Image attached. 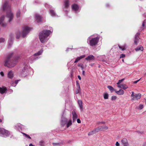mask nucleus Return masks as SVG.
<instances>
[{"label": "nucleus", "instance_id": "58836bf2", "mask_svg": "<svg viewBox=\"0 0 146 146\" xmlns=\"http://www.w3.org/2000/svg\"><path fill=\"white\" fill-rule=\"evenodd\" d=\"M78 66L81 67L82 70H83L84 69V66L83 64H79Z\"/></svg>", "mask_w": 146, "mask_h": 146}, {"label": "nucleus", "instance_id": "f257e3e1", "mask_svg": "<svg viewBox=\"0 0 146 146\" xmlns=\"http://www.w3.org/2000/svg\"><path fill=\"white\" fill-rule=\"evenodd\" d=\"M13 54V53L11 52L9 54L7 57L4 59V65L5 66L11 68L14 67L17 64L20 58V56H18L15 57L13 60L11 59Z\"/></svg>", "mask_w": 146, "mask_h": 146}, {"label": "nucleus", "instance_id": "680f3d73", "mask_svg": "<svg viewBox=\"0 0 146 146\" xmlns=\"http://www.w3.org/2000/svg\"><path fill=\"white\" fill-rule=\"evenodd\" d=\"M85 71L84 70H83L82 71V74L84 75H85Z\"/></svg>", "mask_w": 146, "mask_h": 146}, {"label": "nucleus", "instance_id": "13d9d810", "mask_svg": "<svg viewBox=\"0 0 146 146\" xmlns=\"http://www.w3.org/2000/svg\"><path fill=\"white\" fill-rule=\"evenodd\" d=\"M35 3H39V1L38 0H36L35 1Z\"/></svg>", "mask_w": 146, "mask_h": 146}, {"label": "nucleus", "instance_id": "864d4df0", "mask_svg": "<svg viewBox=\"0 0 146 146\" xmlns=\"http://www.w3.org/2000/svg\"><path fill=\"white\" fill-rule=\"evenodd\" d=\"M0 74L2 76H4V73L3 72H1L0 73Z\"/></svg>", "mask_w": 146, "mask_h": 146}, {"label": "nucleus", "instance_id": "f704fd0d", "mask_svg": "<svg viewBox=\"0 0 146 146\" xmlns=\"http://www.w3.org/2000/svg\"><path fill=\"white\" fill-rule=\"evenodd\" d=\"M25 136V137L27 139H31V137L28 135L26 134V133H22Z\"/></svg>", "mask_w": 146, "mask_h": 146}, {"label": "nucleus", "instance_id": "a878e982", "mask_svg": "<svg viewBox=\"0 0 146 146\" xmlns=\"http://www.w3.org/2000/svg\"><path fill=\"white\" fill-rule=\"evenodd\" d=\"M143 47L142 46H139L135 49L136 51H138L139 50L143 51Z\"/></svg>", "mask_w": 146, "mask_h": 146}, {"label": "nucleus", "instance_id": "a19ab883", "mask_svg": "<svg viewBox=\"0 0 146 146\" xmlns=\"http://www.w3.org/2000/svg\"><path fill=\"white\" fill-rule=\"evenodd\" d=\"M45 6L46 8H49L52 7V6L49 5L47 3H46L45 4Z\"/></svg>", "mask_w": 146, "mask_h": 146}, {"label": "nucleus", "instance_id": "f03ea898", "mask_svg": "<svg viewBox=\"0 0 146 146\" xmlns=\"http://www.w3.org/2000/svg\"><path fill=\"white\" fill-rule=\"evenodd\" d=\"M1 8L3 11H6V17L9 19L8 21L10 22L13 17V14L11 10L10 5L9 4V1L6 0L3 3Z\"/></svg>", "mask_w": 146, "mask_h": 146}, {"label": "nucleus", "instance_id": "6e6552de", "mask_svg": "<svg viewBox=\"0 0 146 146\" xmlns=\"http://www.w3.org/2000/svg\"><path fill=\"white\" fill-rule=\"evenodd\" d=\"M132 94L131 96L132 98L131 100H138L140 99L141 97V95L140 94H134L133 92H131Z\"/></svg>", "mask_w": 146, "mask_h": 146}, {"label": "nucleus", "instance_id": "f8f14e48", "mask_svg": "<svg viewBox=\"0 0 146 146\" xmlns=\"http://www.w3.org/2000/svg\"><path fill=\"white\" fill-rule=\"evenodd\" d=\"M14 37V35L13 34H11L9 35V43H8V47L9 48L12 45L13 42V39Z\"/></svg>", "mask_w": 146, "mask_h": 146}, {"label": "nucleus", "instance_id": "c03bdc74", "mask_svg": "<svg viewBox=\"0 0 146 146\" xmlns=\"http://www.w3.org/2000/svg\"><path fill=\"white\" fill-rule=\"evenodd\" d=\"M5 38H0V43L3 42L5 41Z\"/></svg>", "mask_w": 146, "mask_h": 146}, {"label": "nucleus", "instance_id": "69168bd1", "mask_svg": "<svg viewBox=\"0 0 146 146\" xmlns=\"http://www.w3.org/2000/svg\"><path fill=\"white\" fill-rule=\"evenodd\" d=\"M2 122V120L1 119H0V122Z\"/></svg>", "mask_w": 146, "mask_h": 146}, {"label": "nucleus", "instance_id": "0e129e2a", "mask_svg": "<svg viewBox=\"0 0 146 146\" xmlns=\"http://www.w3.org/2000/svg\"><path fill=\"white\" fill-rule=\"evenodd\" d=\"M29 146H35L34 145H33L32 143H31L29 144Z\"/></svg>", "mask_w": 146, "mask_h": 146}, {"label": "nucleus", "instance_id": "423d86ee", "mask_svg": "<svg viewBox=\"0 0 146 146\" xmlns=\"http://www.w3.org/2000/svg\"><path fill=\"white\" fill-rule=\"evenodd\" d=\"M43 51V49L42 48L40 50L38 51L37 52L34 54L33 55L31 56L29 58V61L30 62V63H32L33 61L39 58V57H36V56L41 55Z\"/></svg>", "mask_w": 146, "mask_h": 146}, {"label": "nucleus", "instance_id": "7c9ffc66", "mask_svg": "<svg viewBox=\"0 0 146 146\" xmlns=\"http://www.w3.org/2000/svg\"><path fill=\"white\" fill-rule=\"evenodd\" d=\"M72 124V121L71 120H69L67 123V127L68 128Z\"/></svg>", "mask_w": 146, "mask_h": 146}, {"label": "nucleus", "instance_id": "aec40b11", "mask_svg": "<svg viewBox=\"0 0 146 146\" xmlns=\"http://www.w3.org/2000/svg\"><path fill=\"white\" fill-rule=\"evenodd\" d=\"M146 28V19L144 20V21L143 22L142 25V27H141L140 29L139 30V31H141L142 30H143L144 29Z\"/></svg>", "mask_w": 146, "mask_h": 146}, {"label": "nucleus", "instance_id": "2eb2a0df", "mask_svg": "<svg viewBox=\"0 0 146 146\" xmlns=\"http://www.w3.org/2000/svg\"><path fill=\"white\" fill-rule=\"evenodd\" d=\"M121 144L123 145V146H129V144L128 143L127 140L125 138H123L121 141Z\"/></svg>", "mask_w": 146, "mask_h": 146}, {"label": "nucleus", "instance_id": "6ab92c4d", "mask_svg": "<svg viewBox=\"0 0 146 146\" xmlns=\"http://www.w3.org/2000/svg\"><path fill=\"white\" fill-rule=\"evenodd\" d=\"M49 13L51 16L52 17H58L57 15L56 14L54 10L53 9H50L49 11Z\"/></svg>", "mask_w": 146, "mask_h": 146}, {"label": "nucleus", "instance_id": "bf43d9fd", "mask_svg": "<svg viewBox=\"0 0 146 146\" xmlns=\"http://www.w3.org/2000/svg\"><path fill=\"white\" fill-rule=\"evenodd\" d=\"M80 86L79 85L78 87L77 88V90H78L80 91Z\"/></svg>", "mask_w": 146, "mask_h": 146}, {"label": "nucleus", "instance_id": "393cba45", "mask_svg": "<svg viewBox=\"0 0 146 146\" xmlns=\"http://www.w3.org/2000/svg\"><path fill=\"white\" fill-rule=\"evenodd\" d=\"M7 90V89L6 88L0 87V93L2 94L4 93Z\"/></svg>", "mask_w": 146, "mask_h": 146}, {"label": "nucleus", "instance_id": "338daca9", "mask_svg": "<svg viewBox=\"0 0 146 146\" xmlns=\"http://www.w3.org/2000/svg\"><path fill=\"white\" fill-rule=\"evenodd\" d=\"M68 49H69V48H68L66 49V51H68Z\"/></svg>", "mask_w": 146, "mask_h": 146}, {"label": "nucleus", "instance_id": "7ed1b4c3", "mask_svg": "<svg viewBox=\"0 0 146 146\" xmlns=\"http://www.w3.org/2000/svg\"><path fill=\"white\" fill-rule=\"evenodd\" d=\"M50 28V30H44L39 33V38L42 43H44L48 40V36L53 31L51 30L52 28Z\"/></svg>", "mask_w": 146, "mask_h": 146}, {"label": "nucleus", "instance_id": "20e7f679", "mask_svg": "<svg viewBox=\"0 0 146 146\" xmlns=\"http://www.w3.org/2000/svg\"><path fill=\"white\" fill-rule=\"evenodd\" d=\"M94 35H92L90 36L87 39L88 44L91 46H94L97 45L99 40V37L97 36L95 37Z\"/></svg>", "mask_w": 146, "mask_h": 146}, {"label": "nucleus", "instance_id": "37998d69", "mask_svg": "<svg viewBox=\"0 0 146 146\" xmlns=\"http://www.w3.org/2000/svg\"><path fill=\"white\" fill-rule=\"evenodd\" d=\"M124 78H123L121 80H119L118 82L117 83V84H120L124 80Z\"/></svg>", "mask_w": 146, "mask_h": 146}, {"label": "nucleus", "instance_id": "1a4fd4ad", "mask_svg": "<svg viewBox=\"0 0 146 146\" xmlns=\"http://www.w3.org/2000/svg\"><path fill=\"white\" fill-rule=\"evenodd\" d=\"M73 11L75 12V13L79 12L80 10V7L77 4H74L72 6Z\"/></svg>", "mask_w": 146, "mask_h": 146}, {"label": "nucleus", "instance_id": "a211bd4d", "mask_svg": "<svg viewBox=\"0 0 146 146\" xmlns=\"http://www.w3.org/2000/svg\"><path fill=\"white\" fill-rule=\"evenodd\" d=\"M85 59L88 61L93 60H94L95 57L93 55H90L86 57Z\"/></svg>", "mask_w": 146, "mask_h": 146}, {"label": "nucleus", "instance_id": "774afa93", "mask_svg": "<svg viewBox=\"0 0 146 146\" xmlns=\"http://www.w3.org/2000/svg\"><path fill=\"white\" fill-rule=\"evenodd\" d=\"M122 61L124 62V60L123 59H122Z\"/></svg>", "mask_w": 146, "mask_h": 146}, {"label": "nucleus", "instance_id": "79ce46f5", "mask_svg": "<svg viewBox=\"0 0 146 146\" xmlns=\"http://www.w3.org/2000/svg\"><path fill=\"white\" fill-rule=\"evenodd\" d=\"M117 99V97L115 96H113L111 97V100H115Z\"/></svg>", "mask_w": 146, "mask_h": 146}, {"label": "nucleus", "instance_id": "8fccbe9b", "mask_svg": "<svg viewBox=\"0 0 146 146\" xmlns=\"http://www.w3.org/2000/svg\"><path fill=\"white\" fill-rule=\"evenodd\" d=\"M140 79H141V78H140L139 80H138L134 82L133 83L134 84H136L137 82H138L140 80Z\"/></svg>", "mask_w": 146, "mask_h": 146}, {"label": "nucleus", "instance_id": "4468645a", "mask_svg": "<svg viewBox=\"0 0 146 146\" xmlns=\"http://www.w3.org/2000/svg\"><path fill=\"white\" fill-rule=\"evenodd\" d=\"M140 35V33H137L135 35V40L134 41V44L137 45L138 43L139 42V36Z\"/></svg>", "mask_w": 146, "mask_h": 146}, {"label": "nucleus", "instance_id": "39448f33", "mask_svg": "<svg viewBox=\"0 0 146 146\" xmlns=\"http://www.w3.org/2000/svg\"><path fill=\"white\" fill-rule=\"evenodd\" d=\"M13 136L11 133L10 131L4 128L0 127V136L5 138L10 137L11 138Z\"/></svg>", "mask_w": 146, "mask_h": 146}, {"label": "nucleus", "instance_id": "ea45409f", "mask_svg": "<svg viewBox=\"0 0 146 146\" xmlns=\"http://www.w3.org/2000/svg\"><path fill=\"white\" fill-rule=\"evenodd\" d=\"M108 94H104V98L105 99H108Z\"/></svg>", "mask_w": 146, "mask_h": 146}, {"label": "nucleus", "instance_id": "052dcab7", "mask_svg": "<svg viewBox=\"0 0 146 146\" xmlns=\"http://www.w3.org/2000/svg\"><path fill=\"white\" fill-rule=\"evenodd\" d=\"M143 146H146V142H145L143 143Z\"/></svg>", "mask_w": 146, "mask_h": 146}, {"label": "nucleus", "instance_id": "c9c22d12", "mask_svg": "<svg viewBox=\"0 0 146 146\" xmlns=\"http://www.w3.org/2000/svg\"><path fill=\"white\" fill-rule=\"evenodd\" d=\"M16 38L17 39H19L20 36V32L19 31H18L17 32L16 34Z\"/></svg>", "mask_w": 146, "mask_h": 146}, {"label": "nucleus", "instance_id": "cd10ccee", "mask_svg": "<svg viewBox=\"0 0 146 146\" xmlns=\"http://www.w3.org/2000/svg\"><path fill=\"white\" fill-rule=\"evenodd\" d=\"M21 126L20 124H16L15 126V128L16 129L20 130L21 129Z\"/></svg>", "mask_w": 146, "mask_h": 146}, {"label": "nucleus", "instance_id": "c85d7f7f", "mask_svg": "<svg viewBox=\"0 0 146 146\" xmlns=\"http://www.w3.org/2000/svg\"><path fill=\"white\" fill-rule=\"evenodd\" d=\"M119 48L122 50H125L127 48V45L125 44H124L121 46H119Z\"/></svg>", "mask_w": 146, "mask_h": 146}, {"label": "nucleus", "instance_id": "f3484780", "mask_svg": "<svg viewBox=\"0 0 146 146\" xmlns=\"http://www.w3.org/2000/svg\"><path fill=\"white\" fill-rule=\"evenodd\" d=\"M117 87L119 88L125 90L127 89L128 87L125 84H117Z\"/></svg>", "mask_w": 146, "mask_h": 146}, {"label": "nucleus", "instance_id": "4d7b16f0", "mask_svg": "<svg viewBox=\"0 0 146 146\" xmlns=\"http://www.w3.org/2000/svg\"><path fill=\"white\" fill-rule=\"evenodd\" d=\"M78 77L79 80H81V77L80 76L78 75Z\"/></svg>", "mask_w": 146, "mask_h": 146}, {"label": "nucleus", "instance_id": "6e6d98bb", "mask_svg": "<svg viewBox=\"0 0 146 146\" xmlns=\"http://www.w3.org/2000/svg\"><path fill=\"white\" fill-rule=\"evenodd\" d=\"M80 91L78 90H77V91L75 92V93L76 94H78L80 92Z\"/></svg>", "mask_w": 146, "mask_h": 146}, {"label": "nucleus", "instance_id": "a18cd8bd", "mask_svg": "<svg viewBox=\"0 0 146 146\" xmlns=\"http://www.w3.org/2000/svg\"><path fill=\"white\" fill-rule=\"evenodd\" d=\"M11 85L12 86L15 87L16 86V85L15 84V83L13 82H11Z\"/></svg>", "mask_w": 146, "mask_h": 146}, {"label": "nucleus", "instance_id": "c756f323", "mask_svg": "<svg viewBox=\"0 0 146 146\" xmlns=\"http://www.w3.org/2000/svg\"><path fill=\"white\" fill-rule=\"evenodd\" d=\"M100 127V131L106 130H107L108 128V127L106 126H101Z\"/></svg>", "mask_w": 146, "mask_h": 146}, {"label": "nucleus", "instance_id": "4be33fe9", "mask_svg": "<svg viewBox=\"0 0 146 146\" xmlns=\"http://www.w3.org/2000/svg\"><path fill=\"white\" fill-rule=\"evenodd\" d=\"M85 56V55H83L80 57H77L74 63H76L78 61L80 60L81 59L84 58Z\"/></svg>", "mask_w": 146, "mask_h": 146}, {"label": "nucleus", "instance_id": "5701e85b", "mask_svg": "<svg viewBox=\"0 0 146 146\" xmlns=\"http://www.w3.org/2000/svg\"><path fill=\"white\" fill-rule=\"evenodd\" d=\"M67 119L66 118H62L61 120V124L63 126H64V125L67 123Z\"/></svg>", "mask_w": 146, "mask_h": 146}, {"label": "nucleus", "instance_id": "bb28decb", "mask_svg": "<svg viewBox=\"0 0 146 146\" xmlns=\"http://www.w3.org/2000/svg\"><path fill=\"white\" fill-rule=\"evenodd\" d=\"M115 92L118 95H123L124 94V91L122 89H120L118 91H116Z\"/></svg>", "mask_w": 146, "mask_h": 146}, {"label": "nucleus", "instance_id": "603ef678", "mask_svg": "<svg viewBox=\"0 0 146 146\" xmlns=\"http://www.w3.org/2000/svg\"><path fill=\"white\" fill-rule=\"evenodd\" d=\"M115 145L116 146H119V144L118 142L117 141L115 143Z\"/></svg>", "mask_w": 146, "mask_h": 146}, {"label": "nucleus", "instance_id": "2f4dec72", "mask_svg": "<svg viewBox=\"0 0 146 146\" xmlns=\"http://www.w3.org/2000/svg\"><path fill=\"white\" fill-rule=\"evenodd\" d=\"M107 87L111 92H112L114 90L113 88L111 86H108Z\"/></svg>", "mask_w": 146, "mask_h": 146}, {"label": "nucleus", "instance_id": "412c9836", "mask_svg": "<svg viewBox=\"0 0 146 146\" xmlns=\"http://www.w3.org/2000/svg\"><path fill=\"white\" fill-rule=\"evenodd\" d=\"M78 102L81 110H83L82 102L81 100H78Z\"/></svg>", "mask_w": 146, "mask_h": 146}, {"label": "nucleus", "instance_id": "72a5a7b5", "mask_svg": "<svg viewBox=\"0 0 146 146\" xmlns=\"http://www.w3.org/2000/svg\"><path fill=\"white\" fill-rule=\"evenodd\" d=\"M26 68L25 66L23 68V69L22 70V71L21 72L22 74H26Z\"/></svg>", "mask_w": 146, "mask_h": 146}, {"label": "nucleus", "instance_id": "3c124183", "mask_svg": "<svg viewBox=\"0 0 146 146\" xmlns=\"http://www.w3.org/2000/svg\"><path fill=\"white\" fill-rule=\"evenodd\" d=\"M20 81V80H15V85H17V83H18V82L19 81Z\"/></svg>", "mask_w": 146, "mask_h": 146}, {"label": "nucleus", "instance_id": "09e8293b", "mask_svg": "<svg viewBox=\"0 0 146 146\" xmlns=\"http://www.w3.org/2000/svg\"><path fill=\"white\" fill-rule=\"evenodd\" d=\"M143 108V106L142 105H140L139 106V108L140 109H142Z\"/></svg>", "mask_w": 146, "mask_h": 146}, {"label": "nucleus", "instance_id": "49530a36", "mask_svg": "<svg viewBox=\"0 0 146 146\" xmlns=\"http://www.w3.org/2000/svg\"><path fill=\"white\" fill-rule=\"evenodd\" d=\"M125 56V54H121L120 55V58H123Z\"/></svg>", "mask_w": 146, "mask_h": 146}, {"label": "nucleus", "instance_id": "e2e57ef3", "mask_svg": "<svg viewBox=\"0 0 146 146\" xmlns=\"http://www.w3.org/2000/svg\"><path fill=\"white\" fill-rule=\"evenodd\" d=\"M106 5L107 7H109L110 6V5L108 4H106Z\"/></svg>", "mask_w": 146, "mask_h": 146}, {"label": "nucleus", "instance_id": "b1692460", "mask_svg": "<svg viewBox=\"0 0 146 146\" xmlns=\"http://www.w3.org/2000/svg\"><path fill=\"white\" fill-rule=\"evenodd\" d=\"M8 78H12L13 77V73L12 71H9L8 74Z\"/></svg>", "mask_w": 146, "mask_h": 146}, {"label": "nucleus", "instance_id": "e433bc0d", "mask_svg": "<svg viewBox=\"0 0 146 146\" xmlns=\"http://www.w3.org/2000/svg\"><path fill=\"white\" fill-rule=\"evenodd\" d=\"M21 15V12L20 10H18L16 16L17 17H20Z\"/></svg>", "mask_w": 146, "mask_h": 146}, {"label": "nucleus", "instance_id": "dca6fc26", "mask_svg": "<svg viewBox=\"0 0 146 146\" xmlns=\"http://www.w3.org/2000/svg\"><path fill=\"white\" fill-rule=\"evenodd\" d=\"M72 114L73 115V122H74L76 121V119L78 118V115L74 110L73 111Z\"/></svg>", "mask_w": 146, "mask_h": 146}, {"label": "nucleus", "instance_id": "473e14b6", "mask_svg": "<svg viewBox=\"0 0 146 146\" xmlns=\"http://www.w3.org/2000/svg\"><path fill=\"white\" fill-rule=\"evenodd\" d=\"M94 130H93L92 131H90L88 133V135H92L96 133V132H95Z\"/></svg>", "mask_w": 146, "mask_h": 146}, {"label": "nucleus", "instance_id": "de8ad7c7", "mask_svg": "<svg viewBox=\"0 0 146 146\" xmlns=\"http://www.w3.org/2000/svg\"><path fill=\"white\" fill-rule=\"evenodd\" d=\"M52 144L53 145H59L60 144V143H53Z\"/></svg>", "mask_w": 146, "mask_h": 146}, {"label": "nucleus", "instance_id": "9b49d317", "mask_svg": "<svg viewBox=\"0 0 146 146\" xmlns=\"http://www.w3.org/2000/svg\"><path fill=\"white\" fill-rule=\"evenodd\" d=\"M5 17L4 15H3L0 17V25L3 27H6L7 25V23L4 22Z\"/></svg>", "mask_w": 146, "mask_h": 146}, {"label": "nucleus", "instance_id": "ddd939ff", "mask_svg": "<svg viewBox=\"0 0 146 146\" xmlns=\"http://www.w3.org/2000/svg\"><path fill=\"white\" fill-rule=\"evenodd\" d=\"M35 17L36 21L38 23H40L42 21V18L39 14H36Z\"/></svg>", "mask_w": 146, "mask_h": 146}, {"label": "nucleus", "instance_id": "4c0bfd02", "mask_svg": "<svg viewBox=\"0 0 146 146\" xmlns=\"http://www.w3.org/2000/svg\"><path fill=\"white\" fill-rule=\"evenodd\" d=\"M95 132H96V133L97 132H98L100 130V127H98L95 129H94Z\"/></svg>", "mask_w": 146, "mask_h": 146}, {"label": "nucleus", "instance_id": "0eeeda50", "mask_svg": "<svg viewBox=\"0 0 146 146\" xmlns=\"http://www.w3.org/2000/svg\"><path fill=\"white\" fill-rule=\"evenodd\" d=\"M23 30L22 33V36L23 37H24L31 30V28L28 26H25L23 27Z\"/></svg>", "mask_w": 146, "mask_h": 146}, {"label": "nucleus", "instance_id": "5fc2aeb1", "mask_svg": "<svg viewBox=\"0 0 146 146\" xmlns=\"http://www.w3.org/2000/svg\"><path fill=\"white\" fill-rule=\"evenodd\" d=\"M77 121L78 123H81V121H80V120L79 119H77Z\"/></svg>", "mask_w": 146, "mask_h": 146}, {"label": "nucleus", "instance_id": "9d476101", "mask_svg": "<svg viewBox=\"0 0 146 146\" xmlns=\"http://www.w3.org/2000/svg\"><path fill=\"white\" fill-rule=\"evenodd\" d=\"M69 0H65L64 1V7H63V10L66 13L68 11V10L66 9H67L69 7L70 3Z\"/></svg>", "mask_w": 146, "mask_h": 146}]
</instances>
